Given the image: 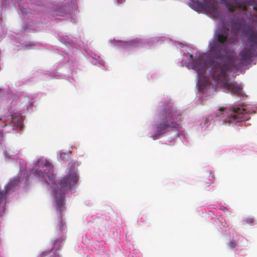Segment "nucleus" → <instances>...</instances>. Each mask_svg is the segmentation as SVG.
Listing matches in <instances>:
<instances>
[{
  "mask_svg": "<svg viewBox=\"0 0 257 257\" xmlns=\"http://www.w3.org/2000/svg\"><path fill=\"white\" fill-rule=\"evenodd\" d=\"M204 87H205V85L199 86V90H200V91L203 90V89H204Z\"/></svg>",
  "mask_w": 257,
  "mask_h": 257,
  "instance_id": "19",
  "label": "nucleus"
},
{
  "mask_svg": "<svg viewBox=\"0 0 257 257\" xmlns=\"http://www.w3.org/2000/svg\"><path fill=\"white\" fill-rule=\"evenodd\" d=\"M236 245V242L234 240H232L227 243V246L230 248H234Z\"/></svg>",
  "mask_w": 257,
  "mask_h": 257,
  "instance_id": "13",
  "label": "nucleus"
},
{
  "mask_svg": "<svg viewBox=\"0 0 257 257\" xmlns=\"http://www.w3.org/2000/svg\"><path fill=\"white\" fill-rule=\"evenodd\" d=\"M245 222L249 225H253L255 223V220L252 217H249L245 220Z\"/></svg>",
  "mask_w": 257,
  "mask_h": 257,
  "instance_id": "12",
  "label": "nucleus"
},
{
  "mask_svg": "<svg viewBox=\"0 0 257 257\" xmlns=\"http://www.w3.org/2000/svg\"><path fill=\"white\" fill-rule=\"evenodd\" d=\"M230 116L228 121L230 122H242L248 119L249 114L247 113L244 108H233L230 110Z\"/></svg>",
  "mask_w": 257,
  "mask_h": 257,
  "instance_id": "6",
  "label": "nucleus"
},
{
  "mask_svg": "<svg viewBox=\"0 0 257 257\" xmlns=\"http://www.w3.org/2000/svg\"><path fill=\"white\" fill-rule=\"evenodd\" d=\"M178 44L181 47H183V45L182 43H178Z\"/></svg>",
  "mask_w": 257,
  "mask_h": 257,
  "instance_id": "25",
  "label": "nucleus"
},
{
  "mask_svg": "<svg viewBox=\"0 0 257 257\" xmlns=\"http://www.w3.org/2000/svg\"><path fill=\"white\" fill-rule=\"evenodd\" d=\"M9 192L6 190H0V206L4 207L6 204V196Z\"/></svg>",
  "mask_w": 257,
  "mask_h": 257,
  "instance_id": "10",
  "label": "nucleus"
},
{
  "mask_svg": "<svg viewBox=\"0 0 257 257\" xmlns=\"http://www.w3.org/2000/svg\"><path fill=\"white\" fill-rule=\"evenodd\" d=\"M2 120V118H0V120Z\"/></svg>",
  "mask_w": 257,
  "mask_h": 257,
  "instance_id": "27",
  "label": "nucleus"
},
{
  "mask_svg": "<svg viewBox=\"0 0 257 257\" xmlns=\"http://www.w3.org/2000/svg\"><path fill=\"white\" fill-rule=\"evenodd\" d=\"M160 118L156 127L157 135L165 133L169 128L176 127L177 122L181 119V115L172 106L165 107L161 112Z\"/></svg>",
  "mask_w": 257,
  "mask_h": 257,
  "instance_id": "3",
  "label": "nucleus"
},
{
  "mask_svg": "<svg viewBox=\"0 0 257 257\" xmlns=\"http://www.w3.org/2000/svg\"><path fill=\"white\" fill-rule=\"evenodd\" d=\"M194 10L210 13L216 18L219 17V12L214 4L213 0H194Z\"/></svg>",
  "mask_w": 257,
  "mask_h": 257,
  "instance_id": "5",
  "label": "nucleus"
},
{
  "mask_svg": "<svg viewBox=\"0 0 257 257\" xmlns=\"http://www.w3.org/2000/svg\"><path fill=\"white\" fill-rule=\"evenodd\" d=\"M215 180V176L214 172L209 171H205L202 172L200 177V181L203 185L207 186H210L214 183Z\"/></svg>",
  "mask_w": 257,
  "mask_h": 257,
  "instance_id": "8",
  "label": "nucleus"
},
{
  "mask_svg": "<svg viewBox=\"0 0 257 257\" xmlns=\"http://www.w3.org/2000/svg\"><path fill=\"white\" fill-rule=\"evenodd\" d=\"M136 41V40H133V41H131L130 43L131 44V45H135V43Z\"/></svg>",
  "mask_w": 257,
  "mask_h": 257,
  "instance_id": "22",
  "label": "nucleus"
},
{
  "mask_svg": "<svg viewBox=\"0 0 257 257\" xmlns=\"http://www.w3.org/2000/svg\"><path fill=\"white\" fill-rule=\"evenodd\" d=\"M218 110H219V111H224V110H225V108H224V107H222L219 108L218 109Z\"/></svg>",
  "mask_w": 257,
  "mask_h": 257,
  "instance_id": "21",
  "label": "nucleus"
},
{
  "mask_svg": "<svg viewBox=\"0 0 257 257\" xmlns=\"http://www.w3.org/2000/svg\"><path fill=\"white\" fill-rule=\"evenodd\" d=\"M19 183L20 179L18 177H15L10 180V182L5 186L4 188L8 192L13 191L18 186Z\"/></svg>",
  "mask_w": 257,
  "mask_h": 257,
  "instance_id": "9",
  "label": "nucleus"
},
{
  "mask_svg": "<svg viewBox=\"0 0 257 257\" xmlns=\"http://www.w3.org/2000/svg\"><path fill=\"white\" fill-rule=\"evenodd\" d=\"M66 154L64 153H60L59 157L60 159L63 160L65 158Z\"/></svg>",
  "mask_w": 257,
  "mask_h": 257,
  "instance_id": "17",
  "label": "nucleus"
},
{
  "mask_svg": "<svg viewBox=\"0 0 257 257\" xmlns=\"http://www.w3.org/2000/svg\"><path fill=\"white\" fill-rule=\"evenodd\" d=\"M55 255L53 257H60L59 254L58 252H54Z\"/></svg>",
  "mask_w": 257,
  "mask_h": 257,
  "instance_id": "20",
  "label": "nucleus"
},
{
  "mask_svg": "<svg viewBox=\"0 0 257 257\" xmlns=\"http://www.w3.org/2000/svg\"><path fill=\"white\" fill-rule=\"evenodd\" d=\"M188 6L192 9H193V1L190 0V2L188 4Z\"/></svg>",
  "mask_w": 257,
  "mask_h": 257,
  "instance_id": "18",
  "label": "nucleus"
},
{
  "mask_svg": "<svg viewBox=\"0 0 257 257\" xmlns=\"http://www.w3.org/2000/svg\"><path fill=\"white\" fill-rule=\"evenodd\" d=\"M190 57L191 58V62H190L188 65H187L186 66L188 67L189 69H193V55H190Z\"/></svg>",
  "mask_w": 257,
  "mask_h": 257,
  "instance_id": "15",
  "label": "nucleus"
},
{
  "mask_svg": "<svg viewBox=\"0 0 257 257\" xmlns=\"http://www.w3.org/2000/svg\"><path fill=\"white\" fill-rule=\"evenodd\" d=\"M31 173L41 178L43 181H46V177H47L52 183L54 182L55 176L53 174V167L48 161L44 163L42 159H39L31 170Z\"/></svg>",
  "mask_w": 257,
  "mask_h": 257,
  "instance_id": "4",
  "label": "nucleus"
},
{
  "mask_svg": "<svg viewBox=\"0 0 257 257\" xmlns=\"http://www.w3.org/2000/svg\"><path fill=\"white\" fill-rule=\"evenodd\" d=\"M228 10L230 13H233L236 8L246 11L250 5L249 0H223Z\"/></svg>",
  "mask_w": 257,
  "mask_h": 257,
  "instance_id": "7",
  "label": "nucleus"
},
{
  "mask_svg": "<svg viewBox=\"0 0 257 257\" xmlns=\"http://www.w3.org/2000/svg\"><path fill=\"white\" fill-rule=\"evenodd\" d=\"M53 248L50 249L48 251H43L41 254L40 257H49L48 255L51 252Z\"/></svg>",
  "mask_w": 257,
  "mask_h": 257,
  "instance_id": "14",
  "label": "nucleus"
},
{
  "mask_svg": "<svg viewBox=\"0 0 257 257\" xmlns=\"http://www.w3.org/2000/svg\"><path fill=\"white\" fill-rule=\"evenodd\" d=\"M253 9L257 11V4H255L253 6Z\"/></svg>",
  "mask_w": 257,
  "mask_h": 257,
  "instance_id": "24",
  "label": "nucleus"
},
{
  "mask_svg": "<svg viewBox=\"0 0 257 257\" xmlns=\"http://www.w3.org/2000/svg\"><path fill=\"white\" fill-rule=\"evenodd\" d=\"M4 141V136L3 134V130L0 128V144H2V142Z\"/></svg>",
  "mask_w": 257,
  "mask_h": 257,
  "instance_id": "16",
  "label": "nucleus"
},
{
  "mask_svg": "<svg viewBox=\"0 0 257 257\" xmlns=\"http://www.w3.org/2000/svg\"><path fill=\"white\" fill-rule=\"evenodd\" d=\"M193 68H194V70H195V69H196V67H195V64H194Z\"/></svg>",
  "mask_w": 257,
  "mask_h": 257,
  "instance_id": "26",
  "label": "nucleus"
},
{
  "mask_svg": "<svg viewBox=\"0 0 257 257\" xmlns=\"http://www.w3.org/2000/svg\"><path fill=\"white\" fill-rule=\"evenodd\" d=\"M68 166L69 169L67 175L59 181L53 192L56 204V209L60 214L55 226V237L61 238H66V226L61 215L62 212L65 210L64 202L66 192L77 183L79 178L76 164L69 163Z\"/></svg>",
  "mask_w": 257,
  "mask_h": 257,
  "instance_id": "2",
  "label": "nucleus"
},
{
  "mask_svg": "<svg viewBox=\"0 0 257 257\" xmlns=\"http://www.w3.org/2000/svg\"><path fill=\"white\" fill-rule=\"evenodd\" d=\"M4 92L3 89H0V97H1L3 94Z\"/></svg>",
  "mask_w": 257,
  "mask_h": 257,
  "instance_id": "23",
  "label": "nucleus"
},
{
  "mask_svg": "<svg viewBox=\"0 0 257 257\" xmlns=\"http://www.w3.org/2000/svg\"><path fill=\"white\" fill-rule=\"evenodd\" d=\"M66 238H61L56 237L53 242V248L56 249V251L60 249L62 242L65 240Z\"/></svg>",
  "mask_w": 257,
  "mask_h": 257,
  "instance_id": "11",
  "label": "nucleus"
},
{
  "mask_svg": "<svg viewBox=\"0 0 257 257\" xmlns=\"http://www.w3.org/2000/svg\"><path fill=\"white\" fill-rule=\"evenodd\" d=\"M229 35V30L223 27L216 32L217 43L211 47L210 52L213 59L209 65H205L203 68L198 69L199 75H205L208 71L214 81H220L221 85L233 94L238 95L242 88L237 83L230 82L227 74L230 67L232 66L237 70L249 63L254 57L257 49V33L250 32L245 42L244 48L239 53V59L237 65L234 64V57L227 51L226 42Z\"/></svg>",
  "mask_w": 257,
  "mask_h": 257,
  "instance_id": "1",
  "label": "nucleus"
}]
</instances>
